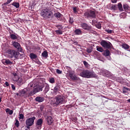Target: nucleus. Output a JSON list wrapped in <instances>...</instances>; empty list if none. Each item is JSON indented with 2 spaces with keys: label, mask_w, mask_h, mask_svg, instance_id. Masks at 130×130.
Wrapping results in <instances>:
<instances>
[{
  "label": "nucleus",
  "mask_w": 130,
  "mask_h": 130,
  "mask_svg": "<svg viewBox=\"0 0 130 130\" xmlns=\"http://www.w3.org/2000/svg\"><path fill=\"white\" fill-rule=\"evenodd\" d=\"M12 45L15 48H17V49H18L19 51L22 52L23 49H22V47L19 43H18L17 42H13Z\"/></svg>",
  "instance_id": "9d476101"
},
{
  "label": "nucleus",
  "mask_w": 130,
  "mask_h": 130,
  "mask_svg": "<svg viewBox=\"0 0 130 130\" xmlns=\"http://www.w3.org/2000/svg\"><path fill=\"white\" fill-rule=\"evenodd\" d=\"M28 88H35V84H34V83L33 82H31L28 85Z\"/></svg>",
  "instance_id": "72a5a7b5"
},
{
  "label": "nucleus",
  "mask_w": 130,
  "mask_h": 130,
  "mask_svg": "<svg viewBox=\"0 0 130 130\" xmlns=\"http://www.w3.org/2000/svg\"><path fill=\"white\" fill-rule=\"evenodd\" d=\"M25 130H28V129H25Z\"/></svg>",
  "instance_id": "69168bd1"
},
{
  "label": "nucleus",
  "mask_w": 130,
  "mask_h": 130,
  "mask_svg": "<svg viewBox=\"0 0 130 130\" xmlns=\"http://www.w3.org/2000/svg\"><path fill=\"white\" fill-rule=\"evenodd\" d=\"M54 16L57 18V20L59 21H61V22H62L63 20L62 19H61L60 18L62 17V14H61L59 12H57L54 14Z\"/></svg>",
  "instance_id": "4468645a"
},
{
  "label": "nucleus",
  "mask_w": 130,
  "mask_h": 130,
  "mask_svg": "<svg viewBox=\"0 0 130 130\" xmlns=\"http://www.w3.org/2000/svg\"><path fill=\"white\" fill-rule=\"evenodd\" d=\"M111 1L112 4H116L117 3V0H111Z\"/></svg>",
  "instance_id": "de8ad7c7"
},
{
  "label": "nucleus",
  "mask_w": 130,
  "mask_h": 130,
  "mask_svg": "<svg viewBox=\"0 0 130 130\" xmlns=\"http://www.w3.org/2000/svg\"><path fill=\"white\" fill-rule=\"evenodd\" d=\"M29 56L31 59H35L37 58V55H36L33 53H31L30 54Z\"/></svg>",
  "instance_id": "bb28decb"
},
{
  "label": "nucleus",
  "mask_w": 130,
  "mask_h": 130,
  "mask_svg": "<svg viewBox=\"0 0 130 130\" xmlns=\"http://www.w3.org/2000/svg\"><path fill=\"white\" fill-rule=\"evenodd\" d=\"M74 33L76 35H82V30L80 29H76L74 31Z\"/></svg>",
  "instance_id": "5701e85b"
},
{
  "label": "nucleus",
  "mask_w": 130,
  "mask_h": 130,
  "mask_svg": "<svg viewBox=\"0 0 130 130\" xmlns=\"http://www.w3.org/2000/svg\"><path fill=\"white\" fill-rule=\"evenodd\" d=\"M69 77H70V79L72 80V81H78L79 80V78L77 77L76 75H75V72L72 71L69 72Z\"/></svg>",
  "instance_id": "9b49d317"
},
{
  "label": "nucleus",
  "mask_w": 130,
  "mask_h": 130,
  "mask_svg": "<svg viewBox=\"0 0 130 130\" xmlns=\"http://www.w3.org/2000/svg\"><path fill=\"white\" fill-rule=\"evenodd\" d=\"M35 119H36V117H35V116L27 119L25 121L26 125H28V126L33 125V124H34V121Z\"/></svg>",
  "instance_id": "6e6552de"
},
{
  "label": "nucleus",
  "mask_w": 130,
  "mask_h": 130,
  "mask_svg": "<svg viewBox=\"0 0 130 130\" xmlns=\"http://www.w3.org/2000/svg\"><path fill=\"white\" fill-rule=\"evenodd\" d=\"M66 98L62 95H57L54 98L55 104L56 105H61L66 103Z\"/></svg>",
  "instance_id": "7ed1b4c3"
},
{
  "label": "nucleus",
  "mask_w": 130,
  "mask_h": 130,
  "mask_svg": "<svg viewBox=\"0 0 130 130\" xmlns=\"http://www.w3.org/2000/svg\"><path fill=\"white\" fill-rule=\"evenodd\" d=\"M56 27L58 30H62V29H63V26H62V25H56Z\"/></svg>",
  "instance_id": "e433bc0d"
},
{
  "label": "nucleus",
  "mask_w": 130,
  "mask_h": 130,
  "mask_svg": "<svg viewBox=\"0 0 130 130\" xmlns=\"http://www.w3.org/2000/svg\"><path fill=\"white\" fill-rule=\"evenodd\" d=\"M46 120L47 121V124H48V125H51L52 122H53V118H52L51 116H47Z\"/></svg>",
  "instance_id": "ddd939ff"
},
{
  "label": "nucleus",
  "mask_w": 130,
  "mask_h": 130,
  "mask_svg": "<svg viewBox=\"0 0 130 130\" xmlns=\"http://www.w3.org/2000/svg\"><path fill=\"white\" fill-rule=\"evenodd\" d=\"M10 38L12 39V40H16V39H18V37L14 34H11Z\"/></svg>",
  "instance_id": "c756f323"
},
{
  "label": "nucleus",
  "mask_w": 130,
  "mask_h": 130,
  "mask_svg": "<svg viewBox=\"0 0 130 130\" xmlns=\"http://www.w3.org/2000/svg\"><path fill=\"white\" fill-rule=\"evenodd\" d=\"M86 51L87 53H91L92 52V49H91L90 48H87Z\"/></svg>",
  "instance_id": "c03bdc74"
},
{
  "label": "nucleus",
  "mask_w": 130,
  "mask_h": 130,
  "mask_svg": "<svg viewBox=\"0 0 130 130\" xmlns=\"http://www.w3.org/2000/svg\"><path fill=\"white\" fill-rule=\"evenodd\" d=\"M73 10L74 14H77L78 13V10H77V7H74L73 8Z\"/></svg>",
  "instance_id": "ea45409f"
},
{
  "label": "nucleus",
  "mask_w": 130,
  "mask_h": 130,
  "mask_svg": "<svg viewBox=\"0 0 130 130\" xmlns=\"http://www.w3.org/2000/svg\"><path fill=\"white\" fill-rule=\"evenodd\" d=\"M12 1L13 0H7V2L4 3L5 6H7V5H9V4H10L11 2H12Z\"/></svg>",
  "instance_id": "37998d69"
},
{
  "label": "nucleus",
  "mask_w": 130,
  "mask_h": 130,
  "mask_svg": "<svg viewBox=\"0 0 130 130\" xmlns=\"http://www.w3.org/2000/svg\"><path fill=\"white\" fill-rule=\"evenodd\" d=\"M41 16L45 19H50L51 17V12L47 9L42 10L41 12Z\"/></svg>",
  "instance_id": "39448f33"
},
{
  "label": "nucleus",
  "mask_w": 130,
  "mask_h": 130,
  "mask_svg": "<svg viewBox=\"0 0 130 130\" xmlns=\"http://www.w3.org/2000/svg\"><path fill=\"white\" fill-rule=\"evenodd\" d=\"M80 77L82 78H86V79H89L90 78H95L96 74L93 72H91L89 70H84L80 74Z\"/></svg>",
  "instance_id": "f257e3e1"
},
{
  "label": "nucleus",
  "mask_w": 130,
  "mask_h": 130,
  "mask_svg": "<svg viewBox=\"0 0 130 130\" xmlns=\"http://www.w3.org/2000/svg\"><path fill=\"white\" fill-rule=\"evenodd\" d=\"M10 31H11L12 32H13V30H11V29H10Z\"/></svg>",
  "instance_id": "e2e57ef3"
},
{
  "label": "nucleus",
  "mask_w": 130,
  "mask_h": 130,
  "mask_svg": "<svg viewBox=\"0 0 130 130\" xmlns=\"http://www.w3.org/2000/svg\"><path fill=\"white\" fill-rule=\"evenodd\" d=\"M80 26L82 29L86 30V31H91L92 30V26L88 25L86 23H83L80 24Z\"/></svg>",
  "instance_id": "1a4fd4ad"
},
{
  "label": "nucleus",
  "mask_w": 130,
  "mask_h": 130,
  "mask_svg": "<svg viewBox=\"0 0 130 130\" xmlns=\"http://www.w3.org/2000/svg\"><path fill=\"white\" fill-rule=\"evenodd\" d=\"M127 91H130L129 88L124 86L122 89V93H123V94L127 93Z\"/></svg>",
  "instance_id": "c85d7f7f"
},
{
  "label": "nucleus",
  "mask_w": 130,
  "mask_h": 130,
  "mask_svg": "<svg viewBox=\"0 0 130 130\" xmlns=\"http://www.w3.org/2000/svg\"><path fill=\"white\" fill-rule=\"evenodd\" d=\"M2 102V98H0V103Z\"/></svg>",
  "instance_id": "13d9d810"
},
{
  "label": "nucleus",
  "mask_w": 130,
  "mask_h": 130,
  "mask_svg": "<svg viewBox=\"0 0 130 130\" xmlns=\"http://www.w3.org/2000/svg\"><path fill=\"white\" fill-rule=\"evenodd\" d=\"M35 101L37 102H39V103H41V102H43L44 101V98L42 96H37L35 98Z\"/></svg>",
  "instance_id": "f3484780"
},
{
  "label": "nucleus",
  "mask_w": 130,
  "mask_h": 130,
  "mask_svg": "<svg viewBox=\"0 0 130 130\" xmlns=\"http://www.w3.org/2000/svg\"><path fill=\"white\" fill-rule=\"evenodd\" d=\"M9 33H10V34H11V32H10Z\"/></svg>",
  "instance_id": "0e129e2a"
},
{
  "label": "nucleus",
  "mask_w": 130,
  "mask_h": 130,
  "mask_svg": "<svg viewBox=\"0 0 130 130\" xmlns=\"http://www.w3.org/2000/svg\"><path fill=\"white\" fill-rule=\"evenodd\" d=\"M103 55L104 56H109V55H110V51H109L108 49H106V50L104 51Z\"/></svg>",
  "instance_id": "aec40b11"
},
{
  "label": "nucleus",
  "mask_w": 130,
  "mask_h": 130,
  "mask_svg": "<svg viewBox=\"0 0 130 130\" xmlns=\"http://www.w3.org/2000/svg\"><path fill=\"white\" fill-rule=\"evenodd\" d=\"M55 32L56 34H59V35H62V30L60 29L56 30Z\"/></svg>",
  "instance_id": "f704fd0d"
},
{
  "label": "nucleus",
  "mask_w": 130,
  "mask_h": 130,
  "mask_svg": "<svg viewBox=\"0 0 130 130\" xmlns=\"http://www.w3.org/2000/svg\"><path fill=\"white\" fill-rule=\"evenodd\" d=\"M0 82H1V79H0Z\"/></svg>",
  "instance_id": "774afa93"
},
{
  "label": "nucleus",
  "mask_w": 130,
  "mask_h": 130,
  "mask_svg": "<svg viewBox=\"0 0 130 130\" xmlns=\"http://www.w3.org/2000/svg\"><path fill=\"white\" fill-rule=\"evenodd\" d=\"M27 91H28V89H26V88L20 91H19L20 96L21 97L24 96L25 95V94H26L27 93Z\"/></svg>",
  "instance_id": "a211bd4d"
},
{
  "label": "nucleus",
  "mask_w": 130,
  "mask_h": 130,
  "mask_svg": "<svg viewBox=\"0 0 130 130\" xmlns=\"http://www.w3.org/2000/svg\"><path fill=\"white\" fill-rule=\"evenodd\" d=\"M44 109V106H42L40 107L41 110L42 111V110H43Z\"/></svg>",
  "instance_id": "603ef678"
},
{
  "label": "nucleus",
  "mask_w": 130,
  "mask_h": 130,
  "mask_svg": "<svg viewBox=\"0 0 130 130\" xmlns=\"http://www.w3.org/2000/svg\"><path fill=\"white\" fill-rule=\"evenodd\" d=\"M117 10L118 9L119 12H122L123 11V8H122V4L121 3H119L117 5Z\"/></svg>",
  "instance_id": "412c9836"
},
{
  "label": "nucleus",
  "mask_w": 130,
  "mask_h": 130,
  "mask_svg": "<svg viewBox=\"0 0 130 130\" xmlns=\"http://www.w3.org/2000/svg\"><path fill=\"white\" fill-rule=\"evenodd\" d=\"M17 96H20V92L19 93H16Z\"/></svg>",
  "instance_id": "6e6d98bb"
},
{
  "label": "nucleus",
  "mask_w": 130,
  "mask_h": 130,
  "mask_svg": "<svg viewBox=\"0 0 130 130\" xmlns=\"http://www.w3.org/2000/svg\"><path fill=\"white\" fill-rule=\"evenodd\" d=\"M37 49H38V50H40L41 49V48H40V47L38 46L37 47Z\"/></svg>",
  "instance_id": "864d4df0"
},
{
  "label": "nucleus",
  "mask_w": 130,
  "mask_h": 130,
  "mask_svg": "<svg viewBox=\"0 0 130 130\" xmlns=\"http://www.w3.org/2000/svg\"><path fill=\"white\" fill-rule=\"evenodd\" d=\"M16 82H17L18 84H21V82H23V79H22V78L19 77Z\"/></svg>",
  "instance_id": "4c0bfd02"
},
{
  "label": "nucleus",
  "mask_w": 130,
  "mask_h": 130,
  "mask_svg": "<svg viewBox=\"0 0 130 130\" xmlns=\"http://www.w3.org/2000/svg\"><path fill=\"white\" fill-rule=\"evenodd\" d=\"M2 63L5 66H12L13 64V62L11 61L9 59H4L2 60Z\"/></svg>",
  "instance_id": "f8f14e48"
},
{
  "label": "nucleus",
  "mask_w": 130,
  "mask_h": 130,
  "mask_svg": "<svg viewBox=\"0 0 130 130\" xmlns=\"http://www.w3.org/2000/svg\"><path fill=\"white\" fill-rule=\"evenodd\" d=\"M13 80L14 81V82H16V81H17L19 79V76L17 75V73H13Z\"/></svg>",
  "instance_id": "4be33fe9"
},
{
  "label": "nucleus",
  "mask_w": 130,
  "mask_h": 130,
  "mask_svg": "<svg viewBox=\"0 0 130 130\" xmlns=\"http://www.w3.org/2000/svg\"><path fill=\"white\" fill-rule=\"evenodd\" d=\"M31 126H29V125H26V127H27V128H28V129H30V127Z\"/></svg>",
  "instance_id": "5fc2aeb1"
},
{
  "label": "nucleus",
  "mask_w": 130,
  "mask_h": 130,
  "mask_svg": "<svg viewBox=\"0 0 130 130\" xmlns=\"http://www.w3.org/2000/svg\"><path fill=\"white\" fill-rule=\"evenodd\" d=\"M12 6L16 8V9H19L20 8V3L17 2H13L12 4Z\"/></svg>",
  "instance_id": "393cba45"
},
{
  "label": "nucleus",
  "mask_w": 130,
  "mask_h": 130,
  "mask_svg": "<svg viewBox=\"0 0 130 130\" xmlns=\"http://www.w3.org/2000/svg\"><path fill=\"white\" fill-rule=\"evenodd\" d=\"M111 10H113V11H117V5H111L110 7Z\"/></svg>",
  "instance_id": "b1692460"
},
{
  "label": "nucleus",
  "mask_w": 130,
  "mask_h": 130,
  "mask_svg": "<svg viewBox=\"0 0 130 130\" xmlns=\"http://www.w3.org/2000/svg\"><path fill=\"white\" fill-rule=\"evenodd\" d=\"M100 44L104 47V48H106V49H110L112 46V44H111V43L105 40H102Z\"/></svg>",
  "instance_id": "423d86ee"
},
{
  "label": "nucleus",
  "mask_w": 130,
  "mask_h": 130,
  "mask_svg": "<svg viewBox=\"0 0 130 130\" xmlns=\"http://www.w3.org/2000/svg\"><path fill=\"white\" fill-rule=\"evenodd\" d=\"M75 43H77V44H78V42H75Z\"/></svg>",
  "instance_id": "052dcab7"
},
{
  "label": "nucleus",
  "mask_w": 130,
  "mask_h": 130,
  "mask_svg": "<svg viewBox=\"0 0 130 130\" xmlns=\"http://www.w3.org/2000/svg\"><path fill=\"white\" fill-rule=\"evenodd\" d=\"M48 91H49V86L46 85L44 87V89L43 91L44 94H46V93H47V92H48Z\"/></svg>",
  "instance_id": "a878e982"
},
{
  "label": "nucleus",
  "mask_w": 130,
  "mask_h": 130,
  "mask_svg": "<svg viewBox=\"0 0 130 130\" xmlns=\"http://www.w3.org/2000/svg\"><path fill=\"white\" fill-rule=\"evenodd\" d=\"M59 86L58 85H57L56 86H55L54 87V90H53V94H54L55 95H56V94H57V92H58V91H59Z\"/></svg>",
  "instance_id": "6ab92c4d"
},
{
  "label": "nucleus",
  "mask_w": 130,
  "mask_h": 130,
  "mask_svg": "<svg viewBox=\"0 0 130 130\" xmlns=\"http://www.w3.org/2000/svg\"><path fill=\"white\" fill-rule=\"evenodd\" d=\"M49 82L50 83H51V84H53V83L55 82V80L53 78H51V79H50Z\"/></svg>",
  "instance_id": "a19ab883"
},
{
  "label": "nucleus",
  "mask_w": 130,
  "mask_h": 130,
  "mask_svg": "<svg viewBox=\"0 0 130 130\" xmlns=\"http://www.w3.org/2000/svg\"><path fill=\"white\" fill-rule=\"evenodd\" d=\"M19 119H24V115H23V114H19Z\"/></svg>",
  "instance_id": "a18cd8bd"
},
{
  "label": "nucleus",
  "mask_w": 130,
  "mask_h": 130,
  "mask_svg": "<svg viewBox=\"0 0 130 130\" xmlns=\"http://www.w3.org/2000/svg\"><path fill=\"white\" fill-rule=\"evenodd\" d=\"M16 122L15 123V125H16V127H19L20 126V122H19V120L17 119H16Z\"/></svg>",
  "instance_id": "c9c22d12"
},
{
  "label": "nucleus",
  "mask_w": 130,
  "mask_h": 130,
  "mask_svg": "<svg viewBox=\"0 0 130 130\" xmlns=\"http://www.w3.org/2000/svg\"><path fill=\"white\" fill-rule=\"evenodd\" d=\"M5 85H6V86H7V87H9V86H10L9 82H8L7 81L5 82Z\"/></svg>",
  "instance_id": "3c124183"
},
{
  "label": "nucleus",
  "mask_w": 130,
  "mask_h": 130,
  "mask_svg": "<svg viewBox=\"0 0 130 130\" xmlns=\"http://www.w3.org/2000/svg\"><path fill=\"white\" fill-rule=\"evenodd\" d=\"M42 123H43V119L42 118L39 119L36 123V126H42Z\"/></svg>",
  "instance_id": "dca6fc26"
},
{
  "label": "nucleus",
  "mask_w": 130,
  "mask_h": 130,
  "mask_svg": "<svg viewBox=\"0 0 130 130\" xmlns=\"http://www.w3.org/2000/svg\"><path fill=\"white\" fill-rule=\"evenodd\" d=\"M51 72L52 73H54V69H52L51 70Z\"/></svg>",
  "instance_id": "4d7b16f0"
},
{
  "label": "nucleus",
  "mask_w": 130,
  "mask_h": 130,
  "mask_svg": "<svg viewBox=\"0 0 130 130\" xmlns=\"http://www.w3.org/2000/svg\"><path fill=\"white\" fill-rule=\"evenodd\" d=\"M6 55L10 58H13L14 57L15 58H18L20 55V53L18 51H16L15 50L9 49L6 52Z\"/></svg>",
  "instance_id": "f03ea898"
},
{
  "label": "nucleus",
  "mask_w": 130,
  "mask_h": 130,
  "mask_svg": "<svg viewBox=\"0 0 130 130\" xmlns=\"http://www.w3.org/2000/svg\"><path fill=\"white\" fill-rule=\"evenodd\" d=\"M6 112L7 113H9V115H12V114H13V113H14V111L13 110H11L9 108L6 109Z\"/></svg>",
  "instance_id": "2f4dec72"
},
{
  "label": "nucleus",
  "mask_w": 130,
  "mask_h": 130,
  "mask_svg": "<svg viewBox=\"0 0 130 130\" xmlns=\"http://www.w3.org/2000/svg\"><path fill=\"white\" fill-rule=\"evenodd\" d=\"M42 56L43 57H45L46 58H47L48 56V52L46 51H44L43 53H42Z\"/></svg>",
  "instance_id": "cd10ccee"
},
{
  "label": "nucleus",
  "mask_w": 130,
  "mask_h": 130,
  "mask_svg": "<svg viewBox=\"0 0 130 130\" xmlns=\"http://www.w3.org/2000/svg\"><path fill=\"white\" fill-rule=\"evenodd\" d=\"M122 48H124V49H128L129 48V46L126 44H122L121 45Z\"/></svg>",
  "instance_id": "7c9ffc66"
},
{
  "label": "nucleus",
  "mask_w": 130,
  "mask_h": 130,
  "mask_svg": "<svg viewBox=\"0 0 130 130\" xmlns=\"http://www.w3.org/2000/svg\"><path fill=\"white\" fill-rule=\"evenodd\" d=\"M11 87H12V88L13 89V90H16V87H15V85L12 84Z\"/></svg>",
  "instance_id": "8fccbe9b"
},
{
  "label": "nucleus",
  "mask_w": 130,
  "mask_h": 130,
  "mask_svg": "<svg viewBox=\"0 0 130 130\" xmlns=\"http://www.w3.org/2000/svg\"><path fill=\"white\" fill-rule=\"evenodd\" d=\"M105 31L108 32V34H111V33L113 32V30L110 29H105Z\"/></svg>",
  "instance_id": "79ce46f5"
},
{
  "label": "nucleus",
  "mask_w": 130,
  "mask_h": 130,
  "mask_svg": "<svg viewBox=\"0 0 130 130\" xmlns=\"http://www.w3.org/2000/svg\"><path fill=\"white\" fill-rule=\"evenodd\" d=\"M96 50L100 52H104V49L102 47L96 46Z\"/></svg>",
  "instance_id": "473e14b6"
},
{
  "label": "nucleus",
  "mask_w": 130,
  "mask_h": 130,
  "mask_svg": "<svg viewBox=\"0 0 130 130\" xmlns=\"http://www.w3.org/2000/svg\"><path fill=\"white\" fill-rule=\"evenodd\" d=\"M16 35H17V36H18V35L17 34H16Z\"/></svg>",
  "instance_id": "338daca9"
},
{
  "label": "nucleus",
  "mask_w": 130,
  "mask_h": 130,
  "mask_svg": "<svg viewBox=\"0 0 130 130\" xmlns=\"http://www.w3.org/2000/svg\"><path fill=\"white\" fill-rule=\"evenodd\" d=\"M123 10H124L125 12L127 13H130V7L127 4H123Z\"/></svg>",
  "instance_id": "2eb2a0df"
},
{
  "label": "nucleus",
  "mask_w": 130,
  "mask_h": 130,
  "mask_svg": "<svg viewBox=\"0 0 130 130\" xmlns=\"http://www.w3.org/2000/svg\"><path fill=\"white\" fill-rule=\"evenodd\" d=\"M43 88H44L43 85L37 86L36 88H34L33 90L29 92V95L30 96H32V95L36 94V93L38 92H41V91H43Z\"/></svg>",
  "instance_id": "0eeeda50"
},
{
  "label": "nucleus",
  "mask_w": 130,
  "mask_h": 130,
  "mask_svg": "<svg viewBox=\"0 0 130 130\" xmlns=\"http://www.w3.org/2000/svg\"><path fill=\"white\" fill-rule=\"evenodd\" d=\"M83 64L85 67H87V66H88V62H87V61H83Z\"/></svg>",
  "instance_id": "09e8293b"
},
{
  "label": "nucleus",
  "mask_w": 130,
  "mask_h": 130,
  "mask_svg": "<svg viewBox=\"0 0 130 130\" xmlns=\"http://www.w3.org/2000/svg\"><path fill=\"white\" fill-rule=\"evenodd\" d=\"M83 16L85 17V18H87V19H95V18H96V13L94 11L89 10L88 11L85 12L84 13Z\"/></svg>",
  "instance_id": "20e7f679"
},
{
  "label": "nucleus",
  "mask_w": 130,
  "mask_h": 130,
  "mask_svg": "<svg viewBox=\"0 0 130 130\" xmlns=\"http://www.w3.org/2000/svg\"><path fill=\"white\" fill-rule=\"evenodd\" d=\"M69 22L70 23V24H74V18L70 17Z\"/></svg>",
  "instance_id": "58836bf2"
},
{
  "label": "nucleus",
  "mask_w": 130,
  "mask_h": 130,
  "mask_svg": "<svg viewBox=\"0 0 130 130\" xmlns=\"http://www.w3.org/2000/svg\"><path fill=\"white\" fill-rule=\"evenodd\" d=\"M56 73L57 74H60L62 73V71H60L59 69H57Z\"/></svg>",
  "instance_id": "49530a36"
},
{
  "label": "nucleus",
  "mask_w": 130,
  "mask_h": 130,
  "mask_svg": "<svg viewBox=\"0 0 130 130\" xmlns=\"http://www.w3.org/2000/svg\"><path fill=\"white\" fill-rule=\"evenodd\" d=\"M22 55H23V54H20V56H22Z\"/></svg>",
  "instance_id": "680f3d73"
},
{
  "label": "nucleus",
  "mask_w": 130,
  "mask_h": 130,
  "mask_svg": "<svg viewBox=\"0 0 130 130\" xmlns=\"http://www.w3.org/2000/svg\"><path fill=\"white\" fill-rule=\"evenodd\" d=\"M127 101L130 103V99L127 100Z\"/></svg>",
  "instance_id": "bf43d9fd"
}]
</instances>
